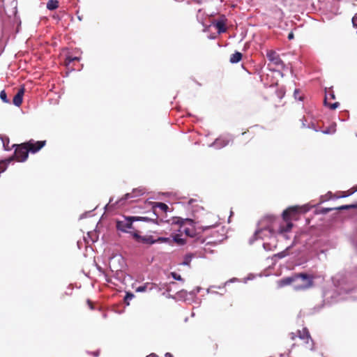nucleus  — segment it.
<instances>
[{"instance_id":"obj_31","label":"nucleus","mask_w":357,"mask_h":357,"mask_svg":"<svg viewBox=\"0 0 357 357\" xmlns=\"http://www.w3.org/2000/svg\"><path fill=\"white\" fill-rule=\"evenodd\" d=\"M216 224H211V225H206L205 226H204V229H210V228H212Z\"/></svg>"},{"instance_id":"obj_38","label":"nucleus","mask_w":357,"mask_h":357,"mask_svg":"<svg viewBox=\"0 0 357 357\" xmlns=\"http://www.w3.org/2000/svg\"><path fill=\"white\" fill-rule=\"evenodd\" d=\"M146 357H157V355L155 354H151L148 355Z\"/></svg>"},{"instance_id":"obj_5","label":"nucleus","mask_w":357,"mask_h":357,"mask_svg":"<svg viewBox=\"0 0 357 357\" xmlns=\"http://www.w3.org/2000/svg\"><path fill=\"white\" fill-rule=\"evenodd\" d=\"M266 57L269 61L268 66H270V69L273 71L283 70L284 68V62L275 50H267Z\"/></svg>"},{"instance_id":"obj_10","label":"nucleus","mask_w":357,"mask_h":357,"mask_svg":"<svg viewBox=\"0 0 357 357\" xmlns=\"http://www.w3.org/2000/svg\"><path fill=\"white\" fill-rule=\"evenodd\" d=\"M297 333L300 340L303 341V344L307 348L311 349L312 347V339L309 331L306 328H303L302 331H298Z\"/></svg>"},{"instance_id":"obj_36","label":"nucleus","mask_w":357,"mask_h":357,"mask_svg":"<svg viewBox=\"0 0 357 357\" xmlns=\"http://www.w3.org/2000/svg\"><path fill=\"white\" fill-rule=\"evenodd\" d=\"M293 38H294V34H293V33H290L289 34V36H288V38L291 40V39H292Z\"/></svg>"},{"instance_id":"obj_29","label":"nucleus","mask_w":357,"mask_h":357,"mask_svg":"<svg viewBox=\"0 0 357 357\" xmlns=\"http://www.w3.org/2000/svg\"><path fill=\"white\" fill-rule=\"evenodd\" d=\"M6 170V165L3 162H0V174Z\"/></svg>"},{"instance_id":"obj_22","label":"nucleus","mask_w":357,"mask_h":357,"mask_svg":"<svg viewBox=\"0 0 357 357\" xmlns=\"http://www.w3.org/2000/svg\"><path fill=\"white\" fill-rule=\"evenodd\" d=\"M349 208H357V204L342 205L341 206L335 208V209L339 210V211L346 210V209H349Z\"/></svg>"},{"instance_id":"obj_8","label":"nucleus","mask_w":357,"mask_h":357,"mask_svg":"<svg viewBox=\"0 0 357 357\" xmlns=\"http://www.w3.org/2000/svg\"><path fill=\"white\" fill-rule=\"evenodd\" d=\"M46 140L35 141L34 139H30L25 142V145L27 147L29 153H36L38 152L46 145Z\"/></svg>"},{"instance_id":"obj_15","label":"nucleus","mask_w":357,"mask_h":357,"mask_svg":"<svg viewBox=\"0 0 357 357\" xmlns=\"http://www.w3.org/2000/svg\"><path fill=\"white\" fill-rule=\"evenodd\" d=\"M144 194L143 190L141 189H135L131 193H127L125 195L124 199H128L130 198H134L136 197L141 196Z\"/></svg>"},{"instance_id":"obj_17","label":"nucleus","mask_w":357,"mask_h":357,"mask_svg":"<svg viewBox=\"0 0 357 357\" xmlns=\"http://www.w3.org/2000/svg\"><path fill=\"white\" fill-rule=\"evenodd\" d=\"M59 3L57 0H49L47 3V8L50 10H54L59 8Z\"/></svg>"},{"instance_id":"obj_16","label":"nucleus","mask_w":357,"mask_h":357,"mask_svg":"<svg viewBox=\"0 0 357 357\" xmlns=\"http://www.w3.org/2000/svg\"><path fill=\"white\" fill-rule=\"evenodd\" d=\"M242 54L239 52H236L230 56L229 61L231 63H236L242 59Z\"/></svg>"},{"instance_id":"obj_25","label":"nucleus","mask_w":357,"mask_h":357,"mask_svg":"<svg viewBox=\"0 0 357 357\" xmlns=\"http://www.w3.org/2000/svg\"><path fill=\"white\" fill-rule=\"evenodd\" d=\"M171 240L169 238L165 237H159L157 239H155V243H169Z\"/></svg>"},{"instance_id":"obj_4","label":"nucleus","mask_w":357,"mask_h":357,"mask_svg":"<svg viewBox=\"0 0 357 357\" xmlns=\"http://www.w3.org/2000/svg\"><path fill=\"white\" fill-rule=\"evenodd\" d=\"M173 224L179 225L178 231L181 234H185L188 237L196 236L195 222L192 219L176 218L174 219Z\"/></svg>"},{"instance_id":"obj_24","label":"nucleus","mask_w":357,"mask_h":357,"mask_svg":"<svg viewBox=\"0 0 357 357\" xmlns=\"http://www.w3.org/2000/svg\"><path fill=\"white\" fill-rule=\"evenodd\" d=\"M0 98L1 99V100L3 102H6V103H8L9 102V100L8 98H7V94L5 91V90H2L1 92H0Z\"/></svg>"},{"instance_id":"obj_28","label":"nucleus","mask_w":357,"mask_h":357,"mask_svg":"<svg viewBox=\"0 0 357 357\" xmlns=\"http://www.w3.org/2000/svg\"><path fill=\"white\" fill-rule=\"evenodd\" d=\"M2 142H3V144L5 149L9 150L10 149L8 147L9 139H6V140L2 139Z\"/></svg>"},{"instance_id":"obj_1","label":"nucleus","mask_w":357,"mask_h":357,"mask_svg":"<svg viewBox=\"0 0 357 357\" xmlns=\"http://www.w3.org/2000/svg\"><path fill=\"white\" fill-rule=\"evenodd\" d=\"M259 229L256 231L255 235H258L263 230H268L273 235L283 234L289 232L293 227V223L290 221H280L273 215H266L259 222Z\"/></svg>"},{"instance_id":"obj_27","label":"nucleus","mask_w":357,"mask_h":357,"mask_svg":"<svg viewBox=\"0 0 357 357\" xmlns=\"http://www.w3.org/2000/svg\"><path fill=\"white\" fill-rule=\"evenodd\" d=\"M172 276L173 277L174 279L176 280H183L181 276L180 275H178L176 273H172Z\"/></svg>"},{"instance_id":"obj_26","label":"nucleus","mask_w":357,"mask_h":357,"mask_svg":"<svg viewBox=\"0 0 357 357\" xmlns=\"http://www.w3.org/2000/svg\"><path fill=\"white\" fill-rule=\"evenodd\" d=\"M134 298V294L132 293H126V295L124 298V301L127 305H129V301L132 300Z\"/></svg>"},{"instance_id":"obj_7","label":"nucleus","mask_w":357,"mask_h":357,"mask_svg":"<svg viewBox=\"0 0 357 357\" xmlns=\"http://www.w3.org/2000/svg\"><path fill=\"white\" fill-rule=\"evenodd\" d=\"M303 207L298 206H290L282 213V219L284 221L296 220L298 219L299 214L302 212Z\"/></svg>"},{"instance_id":"obj_18","label":"nucleus","mask_w":357,"mask_h":357,"mask_svg":"<svg viewBox=\"0 0 357 357\" xmlns=\"http://www.w3.org/2000/svg\"><path fill=\"white\" fill-rule=\"evenodd\" d=\"M181 234H175L174 236V241L179 245H183L185 243V240L181 238Z\"/></svg>"},{"instance_id":"obj_14","label":"nucleus","mask_w":357,"mask_h":357,"mask_svg":"<svg viewBox=\"0 0 357 357\" xmlns=\"http://www.w3.org/2000/svg\"><path fill=\"white\" fill-rule=\"evenodd\" d=\"M222 17H223L222 20H218V21L213 22V24L216 28V29L218 30V32L219 33H225L227 31V27H226V24H225L226 20L225 18V16H222Z\"/></svg>"},{"instance_id":"obj_32","label":"nucleus","mask_w":357,"mask_h":357,"mask_svg":"<svg viewBox=\"0 0 357 357\" xmlns=\"http://www.w3.org/2000/svg\"><path fill=\"white\" fill-rule=\"evenodd\" d=\"M278 255L279 257L282 258V257H284L287 255V254L284 251V252H281L278 253Z\"/></svg>"},{"instance_id":"obj_12","label":"nucleus","mask_w":357,"mask_h":357,"mask_svg":"<svg viewBox=\"0 0 357 357\" xmlns=\"http://www.w3.org/2000/svg\"><path fill=\"white\" fill-rule=\"evenodd\" d=\"M132 237L138 243H142L144 244H150V245L155 243V239L151 235L141 236L138 234V232H134L132 234Z\"/></svg>"},{"instance_id":"obj_21","label":"nucleus","mask_w":357,"mask_h":357,"mask_svg":"<svg viewBox=\"0 0 357 357\" xmlns=\"http://www.w3.org/2000/svg\"><path fill=\"white\" fill-rule=\"evenodd\" d=\"M79 61V58L77 56H68L65 59V65L66 66H68L73 61Z\"/></svg>"},{"instance_id":"obj_33","label":"nucleus","mask_w":357,"mask_h":357,"mask_svg":"<svg viewBox=\"0 0 357 357\" xmlns=\"http://www.w3.org/2000/svg\"><path fill=\"white\" fill-rule=\"evenodd\" d=\"M91 354H92L93 356H95V357H98V356H99V355H100V351H99V350H97V351H93V352H92V353H91Z\"/></svg>"},{"instance_id":"obj_23","label":"nucleus","mask_w":357,"mask_h":357,"mask_svg":"<svg viewBox=\"0 0 357 357\" xmlns=\"http://www.w3.org/2000/svg\"><path fill=\"white\" fill-rule=\"evenodd\" d=\"M193 257V255L192 254H188L186 255L185 257H184V260L183 261V265H190V261L192 260Z\"/></svg>"},{"instance_id":"obj_20","label":"nucleus","mask_w":357,"mask_h":357,"mask_svg":"<svg viewBox=\"0 0 357 357\" xmlns=\"http://www.w3.org/2000/svg\"><path fill=\"white\" fill-rule=\"evenodd\" d=\"M307 128L312 129V130H314L315 132L321 131V132H323V133H324V134H329V133H331V132H330V131H328V130H321V128H320L319 126V127H317L314 123H310V124L307 126Z\"/></svg>"},{"instance_id":"obj_9","label":"nucleus","mask_w":357,"mask_h":357,"mask_svg":"<svg viewBox=\"0 0 357 357\" xmlns=\"http://www.w3.org/2000/svg\"><path fill=\"white\" fill-rule=\"evenodd\" d=\"M335 96L334 91L329 89L326 91L325 98H324V104L328 106L331 109H335L340 105L338 102H331V100H335Z\"/></svg>"},{"instance_id":"obj_6","label":"nucleus","mask_w":357,"mask_h":357,"mask_svg":"<svg viewBox=\"0 0 357 357\" xmlns=\"http://www.w3.org/2000/svg\"><path fill=\"white\" fill-rule=\"evenodd\" d=\"M13 147H15L13 157L17 162H22L27 160L29 151L25 142L20 144H13Z\"/></svg>"},{"instance_id":"obj_35","label":"nucleus","mask_w":357,"mask_h":357,"mask_svg":"<svg viewBox=\"0 0 357 357\" xmlns=\"http://www.w3.org/2000/svg\"><path fill=\"white\" fill-rule=\"evenodd\" d=\"M301 121H302V127L305 128V122H306L305 118L303 117V119Z\"/></svg>"},{"instance_id":"obj_34","label":"nucleus","mask_w":357,"mask_h":357,"mask_svg":"<svg viewBox=\"0 0 357 357\" xmlns=\"http://www.w3.org/2000/svg\"><path fill=\"white\" fill-rule=\"evenodd\" d=\"M289 337L291 340H295L296 335L294 333H291L289 334Z\"/></svg>"},{"instance_id":"obj_13","label":"nucleus","mask_w":357,"mask_h":357,"mask_svg":"<svg viewBox=\"0 0 357 357\" xmlns=\"http://www.w3.org/2000/svg\"><path fill=\"white\" fill-rule=\"evenodd\" d=\"M25 92L24 86H22L17 91V93L14 96L13 102L15 106H20L22 103L23 96Z\"/></svg>"},{"instance_id":"obj_40","label":"nucleus","mask_w":357,"mask_h":357,"mask_svg":"<svg viewBox=\"0 0 357 357\" xmlns=\"http://www.w3.org/2000/svg\"><path fill=\"white\" fill-rule=\"evenodd\" d=\"M331 210H332V208H326V211H331Z\"/></svg>"},{"instance_id":"obj_3","label":"nucleus","mask_w":357,"mask_h":357,"mask_svg":"<svg viewBox=\"0 0 357 357\" xmlns=\"http://www.w3.org/2000/svg\"><path fill=\"white\" fill-rule=\"evenodd\" d=\"M153 215L154 218L139 216L123 217L122 220H118L116 221V229L125 233H130L132 236V234L135 232L132 231V229H134L132 222L134 221H150L153 222L155 223H158V215L155 212H153Z\"/></svg>"},{"instance_id":"obj_37","label":"nucleus","mask_w":357,"mask_h":357,"mask_svg":"<svg viewBox=\"0 0 357 357\" xmlns=\"http://www.w3.org/2000/svg\"><path fill=\"white\" fill-rule=\"evenodd\" d=\"M165 357H174L173 355L170 353H166Z\"/></svg>"},{"instance_id":"obj_19","label":"nucleus","mask_w":357,"mask_h":357,"mask_svg":"<svg viewBox=\"0 0 357 357\" xmlns=\"http://www.w3.org/2000/svg\"><path fill=\"white\" fill-rule=\"evenodd\" d=\"M153 208L154 209L158 208L160 209L161 211L166 212L168 209V206L165 203L156 202V203H155Z\"/></svg>"},{"instance_id":"obj_39","label":"nucleus","mask_w":357,"mask_h":357,"mask_svg":"<svg viewBox=\"0 0 357 357\" xmlns=\"http://www.w3.org/2000/svg\"><path fill=\"white\" fill-rule=\"evenodd\" d=\"M12 160H13V158H10L7 161H8V162H10V161H12Z\"/></svg>"},{"instance_id":"obj_30","label":"nucleus","mask_w":357,"mask_h":357,"mask_svg":"<svg viewBox=\"0 0 357 357\" xmlns=\"http://www.w3.org/2000/svg\"><path fill=\"white\" fill-rule=\"evenodd\" d=\"M86 303L91 310L94 309L93 303L91 300L88 299Z\"/></svg>"},{"instance_id":"obj_41","label":"nucleus","mask_w":357,"mask_h":357,"mask_svg":"<svg viewBox=\"0 0 357 357\" xmlns=\"http://www.w3.org/2000/svg\"><path fill=\"white\" fill-rule=\"evenodd\" d=\"M355 191H357V188H356V189H355V190H354L353 192H351V193H353V192H355Z\"/></svg>"},{"instance_id":"obj_11","label":"nucleus","mask_w":357,"mask_h":357,"mask_svg":"<svg viewBox=\"0 0 357 357\" xmlns=\"http://www.w3.org/2000/svg\"><path fill=\"white\" fill-rule=\"evenodd\" d=\"M152 291L160 292L161 291V289L156 284L152 282H146L143 285L138 287L136 289V291L137 292H151Z\"/></svg>"},{"instance_id":"obj_2","label":"nucleus","mask_w":357,"mask_h":357,"mask_svg":"<svg viewBox=\"0 0 357 357\" xmlns=\"http://www.w3.org/2000/svg\"><path fill=\"white\" fill-rule=\"evenodd\" d=\"M287 285H292L295 291H305L314 287V277L305 273H298L278 281L280 287Z\"/></svg>"}]
</instances>
